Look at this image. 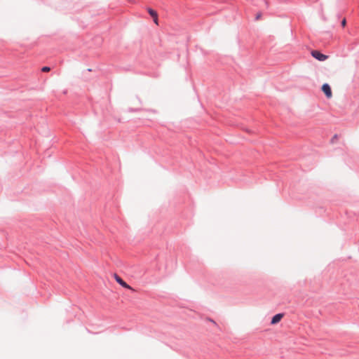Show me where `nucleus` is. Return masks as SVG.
Segmentation results:
<instances>
[{
	"label": "nucleus",
	"mask_w": 359,
	"mask_h": 359,
	"mask_svg": "<svg viewBox=\"0 0 359 359\" xmlns=\"http://www.w3.org/2000/svg\"><path fill=\"white\" fill-rule=\"evenodd\" d=\"M311 55L319 61H325L328 57L327 55H325L318 50H312Z\"/></svg>",
	"instance_id": "obj_1"
},
{
	"label": "nucleus",
	"mask_w": 359,
	"mask_h": 359,
	"mask_svg": "<svg viewBox=\"0 0 359 359\" xmlns=\"http://www.w3.org/2000/svg\"><path fill=\"white\" fill-rule=\"evenodd\" d=\"M322 90L327 98H331L332 93L330 86L327 83H325L322 86Z\"/></svg>",
	"instance_id": "obj_2"
},
{
	"label": "nucleus",
	"mask_w": 359,
	"mask_h": 359,
	"mask_svg": "<svg viewBox=\"0 0 359 359\" xmlns=\"http://www.w3.org/2000/svg\"><path fill=\"white\" fill-rule=\"evenodd\" d=\"M114 278L116 281L120 284L122 287L129 289V290H133L129 285H128L120 276H118L117 274H114Z\"/></svg>",
	"instance_id": "obj_3"
},
{
	"label": "nucleus",
	"mask_w": 359,
	"mask_h": 359,
	"mask_svg": "<svg viewBox=\"0 0 359 359\" xmlns=\"http://www.w3.org/2000/svg\"><path fill=\"white\" fill-rule=\"evenodd\" d=\"M283 316H284L283 313H278V314L275 315L271 319V324L276 325V324L278 323L282 320Z\"/></svg>",
	"instance_id": "obj_4"
},
{
	"label": "nucleus",
	"mask_w": 359,
	"mask_h": 359,
	"mask_svg": "<svg viewBox=\"0 0 359 359\" xmlns=\"http://www.w3.org/2000/svg\"><path fill=\"white\" fill-rule=\"evenodd\" d=\"M147 11H148V13L150 14V15L153 18H156V15H158L156 11H155L154 10H153L152 8H147Z\"/></svg>",
	"instance_id": "obj_5"
},
{
	"label": "nucleus",
	"mask_w": 359,
	"mask_h": 359,
	"mask_svg": "<svg viewBox=\"0 0 359 359\" xmlns=\"http://www.w3.org/2000/svg\"><path fill=\"white\" fill-rule=\"evenodd\" d=\"M50 70V68L49 67H43L42 69H41V71L43 72H48Z\"/></svg>",
	"instance_id": "obj_6"
},
{
	"label": "nucleus",
	"mask_w": 359,
	"mask_h": 359,
	"mask_svg": "<svg viewBox=\"0 0 359 359\" xmlns=\"http://www.w3.org/2000/svg\"><path fill=\"white\" fill-rule=\"evenodd\" d=\"M154 19V23L158 25V15H156V18H153Z\"/></svg>",
	"instance_id": "obj_7"
},
{
	"label": "nucleus",
	"mask_w": 359,
	"mask_h": 359,
	"mask_svg": "<svg viewBox=\"0 0 359 359\" xmlns=\"http://www.w3.org/2000/svg\"><path fill=\"white\" fill-rule=\"evenodd\" d=\"M346 19H344V20L341 21V25H342L343 27H345V26H346Z\"/></svg>",
	"instance_id": "obj_8"
},
{
	"label": "nucleus",
	"mask_w": 359,
	"mask_h": 359,
	"mask_svg": "<svg viewBox=\"0 0 359 359\" xmlns=\"http://www.w3.org/2000/svg\"><path fill=\"white\" fill-rule=\"evenodd\" d=\"M210 322H212V323L215 324V322L212 320H210Z\"/></svg>",
	"instance_id": "obj_9"
}]
</instances>
